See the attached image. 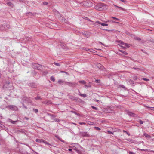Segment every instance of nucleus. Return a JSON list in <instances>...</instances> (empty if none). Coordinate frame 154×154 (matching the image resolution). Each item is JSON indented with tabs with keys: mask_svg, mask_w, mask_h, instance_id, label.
<instances>
[{
	"mask_svg": "<svg viewBox=\"0 0 154 154\" xmlns=\"http://www.w3.org/2000/svg\"><path fill=\"white\" fill-rule=\"evenodd\" d=\"M34 69L40 70L42 69V65L37 63H34L32 65Z\"/></svg>",
	"mask_w": 154,
	"mask_h": 154,
	"instance_id": "4",
	"label": "nucleus"
},
{
	"mask_svg": "<svg viewBox=\"0 0 154 154\" xmlns=\"http://www.w3.org/2000/svg\"><path fill=\"white\" fill-rule=\"evenodd\" d=\"M101 25L102 26H108V24L107 23H102L101 24Z\"/></svg>",
	"mask_w": 154,
	"mask_h": 154,
	"instance_id": "25",
	"label": "nucleus"
},
{
	"mask_svg": "<svg viewBox=\"0 0 154 154\" xmlns=\"http://www.w3.org/2000/svg\"><path fill=\"white\" fill-rule=\"evenodd\" d=\"M127 83L129 85H132L134 84L133 81L131 80L130 79H128L126 80Z\"/></svg>",
	"mask_w": 154,
	"mask_h": 154,
	"instance_id": "7",
	"label": "nucleus"
},
{
	"mask_svg": "<svg viewBox=\"0 0 154 154\" xmlns=\"http://www.w3.org/2000/svg\"><path fill=\"white\" fill-rule=\"evenodd\" d=\"M107 132L109 134H113V133L111 131H107Z\"/></svg>",
	"mask_w": 154,
	"mask_h": 154,
	"instance_id": "33",
	"label": "nucleus"
},
{
	"mask_svg": "<svg viewBox=\"0 0 154 154\" xmlns=\"http://www.w3.org/2000/svg\"><path fill=\"white\" fill-rule=\"evenodd\" d=\"M48 72L47 71H45L43 72L42 75H47V74H48Z\"/></svg>",
	"mask_w": 154,
	"mask_h": 154,
	"instance_id": "19",
	"label": "nucleus"
},
{
	"mask_svg": "<svg viewBox=\"0 0 154 154\" xmlns=\"http://www.w3.org/2000/svg\"><path fill=\"white\" fill-rule=\"evenodd\" d=\"M119 51L120 52H122V53H123V54H124L125 55H127L128 54V53L124 51H122L121 50H119Z\"/></svg>",
	"mask_w": 154,
	"mask_h": 154,
	"instance_id": "16",
	"label": "nucleus"
},
{
	"mask_svg": "<svg viewBox=\"0 0 154 154\" xmlns=\"http://www.w3.org/2000/svg\"><path fill=\"white\" fill-rule=\"evenodd\" d=\"M110 22H112V23H119L118 22H115L114 21H110Z\"/></svg>",
	"mask_w": 154,
	"mask_h": 154,
	"instance_id": "53",
	"label": "nucleus"
},
{
	"mask_svg": "<svg viewBox=\"0 0 154 154\" xmlns=\"http://www.w3.org/2000/svg\"><path fill=\"white\" fill-rule=\"evenodd\" d=\"M79 95L81 96H82L83 97H87V95L85 94H79Z\"/></svg>",
	"mask_w": 154,
	"mask_h": 154,
	"instance_id": "15",
	"label": "nucleus"
},
{
	"mask_svg": "<svg viewBox=\"0 0 154 154\" xmlns=\"http://www.w3.org/2000/svg\"><path fill=\"white\" fill-rule=\"evenodd\" d=\"M43 143L46 144H47V145H50V144H49L47 141H46L44 140H43Z\"/></svg>",
	"mask_w": 154,
	"mask_h": 154,
	"instance_id": "22",
	"label": "nucleus"
},
{
	"mask_svg": "<svg viewBox=\"0 0 154 154\" xmlns=\"http://www.w3.org/2000/svg\"><path fill=\"white\" fill-rule=\"evenodd\" d=\"M35 99L37 100H40L41 99V98L39 96H37L35 98Z\"/></svg>",
	"mask_w": 154,
	"mask_h": 154,
	"instance_id": "27",
	"label": "nucleus"
},
{
	"mask_svg": "<svg viewBox=\"0 0 154 154\" xmlns=\"http://www.w3.org/2000/svg\"><path fill=\"white\" fill-rule=\"evenodd\" d=\"M132 69H134L136 70H140V69L138 68L133 67Z\"/></svg>",
	"mask_w": 154,
	"mask_h": 154,
	"instance_id": "37",
	"label": "nucleus"
},
{
	"mask_svg": "<svg viewBox=\"0 0 154 154\" xmlns=\"http://www.w3.org/2000/svg\"><path fill=\"white\" fill-rule=\"evenodd\" d=\"M6 85H4L3 86V88H5V86H6Z\"/></svg>",
	"mask_w": 154,
	"mask_h": 154,
	"instance_id": "60",
	"label": "nucleus"
},
{
	"mask_svg": "<svg viewBox=\"0 0 154 154\" xmlns=\"http://www.w3.org/2000/svg\"><path fill=\"white\" fill-rule=\"evenodd\" d=\"M152 140L153 141H154V139H152Z\"/></svg>",
	"mask_w": 154,
	"mask_h": 154,
	"instance_id": "62",
	"label": "nucleus"
},
{
	"mask_svg": "<svg viewBox=\"0 0 154 154\" xmlns=\"http://www.w3.org/2000/svg\"><path fill=\"white\" fill-rule=\"evenodd\" d=\"M55 137H56L58 139H59V140H60L61 141L64 143H65L66 142L64 141V140H62L61 139V138L59 136H58V135H56L55 136Z\"/></svg>",
	"mask_w": 154,
	"mask_h": 154,
	"instance_id": "11",
	"label": "nucleus"
},
{
	"mask_svg": "<svg viewBox=\"0 0 154 154\" xmlns=\"http://www.w3.org/2000/svg\"><path fill=\"white\" fill-rule=\"evenodd\" d=\"M112 18L113 19H114L116 20H119V19L116 17H112Z\"/></svg>",
	"mask_w": 154,
	"mask_h": 154,
	"instance_id": "36",
	"label": "nucleus"
},
{
	"mask_svg": "<svg viewBox=\"0 0 154 154\" xmlns=\"http://www.w3.org/2000/svg\"><path fill=\"white\" fill-rule=\"evenodd\" d=\"M23 107H24L26 109H27V107H26V106H24V104H23Z\"/></svg>",
	"mask_w": 154,
	"mask_h": 154,
	"instance_id": "58",
	"label": "nucleus"
},
{
	"mask_svg": "<svg viewBox=\"0 0 154 154\" xmlns=\"http://www.w3.org/2000/svg\"><path fill=\"white\" fill-rule=\"evenodd\" d=\"M113 5L115 7L118 8H119L120 10H124V9L122 7L118 6L115 5Z\"/></svg>",
	"mask_w": 154,
	"mask_h": 154,
	"instance_id": "18",
	"label": "nucleus"
},
{
	"mask_svg": "<svg viewBox=\"0 0 154 154\" xmlns=\"http://www.w3.org/2000/svg\"><path fill=\"white\" fill-rule=\"evenodd\" d=\"M97 65L98 67L100 66V67H101L100 66L101 65L100 63L97 64Z\"/></svg>",
	"mask_w": 154,
	"mask_h": 154,
	"instance_id": "52",
	"label": "nucleus"
},
{
	"mask_svg": "<svg viewBox=\"0 0 154 154\" xmlns=\"http://www.w3.org/2000/svg\"><path fill=\"white\" fill-rule=\"evenodd\" d=\"M72 113H74L75 114H77V113L75 112L72 111Z\"/></svg>",
	"mask_w": 154,
	"mask_h": 154,
	"instance_id": "56",
	"label": "nucleus"
},
{
	"mask_svg": "<svg viewBox=\"0 0 154 154\" xmlns=\"http://www.w3.org/2000/svg\"><path fill=\"white\" fill-rule=\"evenodd\" d=\"M43 140L42 139H36V141L37 142L41 143L43 142Z\"/></svg>",
	"mask_w": 154,
	"mask_h": 154,
	"instance_id": "13",
	"label": "nucleus"
},
{
	"mask_svg": "<svg viewBox=\"0 0 154 154\" xmlns=\"http://www.w3.org/2000/svg\"><path fill=\"white\" fill-rule=\"evenodd\" d=\"M121 44L122 45V47L126 48V47L128 48L129 47V44L127 43H125L121 41Z\"/></svg>",
	"mask_w": 154,
	"mask_h": 154,
	"instance_id": "6",
	"label": "nucleus"
},
{
	"mask_svg": "<svg viewBox=\"0 0 154 154\" xmlns=\"http://www.w3.org/2000/svg\"><path fill=\"white\" fill-rule=\"evenodd\" d=\"M87 51H91V49H85Z\"/></svg>",
	"mask_w": 154,
	"mask_h": 154,
	"instance_id": "49",
	"label": "nucleus"
},
{
	"mask_svg": "<svg viewBox=\"0 0 154 154\" xmlns=\"http://www.w3.org/2000/svg\"><path fill=\"white\" fill-rule=\"evenodd\" d=\"M43 143L46 144H47V145H50V144H49L47 141H46L44 140H43Z\"/></svg>",
	"mask_w": 154,
	"mask_h": 154,
	"instance_id": "23",
	"label": "nucleus"
},
{
	"mask_svg": "<svg viewBox=\"0 0 154 154\" xmlns=\"http://www.w3.org/2000/svg\"><path fill=\"white\" fill-rule=\"evenodd\" d=\"M70 98L71 99H72V100H75V99H74L75 97H72V96H71V97H70Z\"/></svg>",
	"mask_w": 154,
	"mask_h": 154,
	"instance_id": "46",
	"label": "nucleus"
},
{
	"mask_svg": "<svg viewBox=\"0 0 154 154\" xmlns=\"http://www.w3.org/2000/svg\"><path fill=\"white\" fill-rule=\"evenodd\" d=\"M87 132H81V134L82 136L83 137H89V135L87 134Z\"/></svg>",
	"mask_w": 154,
	"mask_h": 154,
	"instance_id": "9",
	"label": "nucleus"
},
{
	"mask_svg": "<svg viewBox=\"0 0 154 154\" xmlns=\"http://www.w3.org/2000/svg\"><path fill=\"white\" fill-rule=\"evenodd\" d=\"M120 1L122 2H124L125 3V2H126V1H125L124 0H120Z\"/></svg>",
	"mask_w": 154,
	"mask_h": 154,
	"instance_id": "50",
	"label": "nucleus"
},
{
	"mask_svg": "<svg viewBox=\"0 0 154 154\" xmlns=\"http://www.w3.org/2000/svg\"><path fill=\"white\" fill-rule=\"evenodd\" d=\"M100 81V80H97V79H96L95 80V82H96V83H97V85H99V84H100V83H99V81Z\"/></svg>",
	"mask_w": 154,
	"mask_h": 154,
	"instance_id": "30",
	"label": "nucleus"
},
{
	"mask_svg": "<svg viewBox=\"0 0 154 154\" xmlns=\"http://www.w3.org/2000/svg\"><path fill=\"white\" fill-rule=\"evenodd\" d=\"M26 119L27 120H28L29 119V118H27V117H25L24 118H23V119L24 120V119Z\"/></svg>",
	"mask_w": 154,
	"mask_h": 154,
	"instance_id": "47",
	"label": "nucleus"
},
{
	"mask_svg": "<svg viewBox=\"0 0 154 154\" xmlns=\"http://www.w3.org/2000/svg\"><path fill=\"white\" fill-rule=\"evenodd\" d=\"M105 30L107 31H112V30H109V29H105Z\"/></svg>",
	"mask_w": 154,
	"mask_h": 154,
	"instance_id": "54",
	"label": "nucleus"
},
{
	"mask_svg": "<svg viewBox=\"0 0 154 154\" xmlns=\"http://www.w3.org/2000/svg\"><path fill=\"white\" fill-rule=\"evenodd\" d=\"M85 87H86L90 88L91 87V85H85Z\"/></svg>",
	"mask_w": 154,
	"mask_h": 154,
	"instance_id": "43",
	"label": "nucleus"
},
{
	"mask_svg": "<svg viewBox=\"0 0 154 154\" xmlns=\"http://www.w3.org/2000/svg\"><path fill=\"white\" fill-rule=\"evenodd\" d=\"M50 79L53 82H54L55 81V79L54 77L52 76L51 77Z\"/></svg>",
	"mask_w": 154,
	"mask_h": 154,
	"instance_id": "24",
	"label": "nucleus"
},
{
	"mask_svg": "<svg viewBox=\"0 0 154 154\" xmlns=\"http://www.w3.org/2000/svg\"><path fill=\"white\" fill-rule=\"evenodd\" d=\"M58 82L59 84H62L63 82V81L61 80H59Z\"/></svg>",
	"mask_w": 154,
	"mask_h": 154,
	"instance_id": "21",
	"label": "nucleus"
},
{
	"mask_svg": "<svg viewBox=\"0 0 154 154\" xmlns=\"http://www.w3.org/2000/svg\"><path fill=\"white\" fill-rule=\"evenodd\" d=\"M56 121H57V122H59L60 121V120L59 119H57V120H56Z\"/></svg>",
	"mask_w": 154,
	"mask_h": 154,
	"instance_id": "61",
	"label": "nucleus"
},
{
	"mask_svg": "<svg viewBox=\"0 0 154 154\" xmlns=\"http://www.w3.org/2000/svg\"><path fill=\"white\" fill-rule=\"evenodd\" d=\"M126 140L127 141L130 142L131 143H134L135 142V141L134 140L131 139H126Z\"/></svg>",
	"mask_w": 154,
	"mask_h": 154,
	"instance_id": "10",
	"label": "nucleus"
},
{
	"mask_svg": "<svg viewBox=\"0 0 154 154\" xmlns=\"http://www.w3.org/2000/svg\"><path fill=\"white\" fill-rule=\"evenodd\" d=\"M129 154H135V153L131 151H129Z\"/></svg>",
	"mask_w": 154,
	"mask_h": 154,
	"instance_id": "44",
	"label": "nucleus"
},
{
	"mask_svg": "<svg viewBox=\"0 0 154 154\" xmlns=\"http://www.w3.org/2000/svg\"><path fill=\"white\" fill-rule=\"evenodd\" d=\"M86 32H82L83 34L85 36L86 35Z\"/></svg>",
	"mask_w": 154,
	"mask_h": 154,
	"instance_id": "51",
	"label": "nucleus"
},
{
	"mask_svg": "<svg viewBox=\"0 0 154 154\" xmlns=\"http://www.w3.org/2000/svg\"><path fill=\"white\" fill-rule=\"evenodd\" d=\"M79 124L81 125H85V124L84 122H79Z\"/></svg>",
	"mask_w": 154,
	"mask_h": 154,
	"instance_id": "45",
	"label": "nucleus"
},
{
	"mask_svg": "<svg viewBox=\"0 0 154 154\" xmlns=\"http://www.w3.org/2000/svg\"><path fill=\"white\" fill-rule=\"evenodd\" d=\"M143 136H145V137H146V138H147L149 139H150V138H151V136L150 135H149L148 134H147L146 133L144 134Z\"/></svg>",
	"mask_w": 154,
	"mask_h": 154,
	"instance_id": "12",
	"label": "nucleus"
},
{
	"mask_svg": "<svg viewBox=\"0 0 154 154\" xmlns=\"http://www.w3.org/2000/svg\"><path fill=\"white\" fill-rule=\"evenodd\" d=\"M119 86L120 87H121L122 88H125V86L123 85H120Z\"/></svg>",
	"mask_w": 154,
	"mask_h": 154,
	"instance_id": "42",
	"label": "nucleus"
},
{
	"mask_svg": "<svg viewBox=\"0 0 154 154\" xmlns=\"http://www.w3.org/2000/svg\"><path fill=\"white\" fill-rule=\"evenodd\" d=\"M9 82H8V83H7V84H9Z\"/></svg>",
	"mask_w": 154,
	"mask_h": 154,
	"instance_id": "63",
	"label": "nucleus"
},
{
	"mask_svg": "<svg viewBox=\"0 0 154 154\" xmlns=\"http://www.w3.org/2000/svg\"><path fill=\"white\" fill-rule=\"evenodd\" d=\"M94 128L96 129L97 130H100L101 129L100 128L97 127H95Z\"/></svg>",
	"mask_w": 154,
	"mask_h": 154,
	"instance_id": "32",
	"label": "nucleus"
},
{
	"mask_svg": "<svg viewBox=\"0 0 154 154\" xmlns=\"http://www.w3.org/2000/svg\"><path fill=\"white\" fill-rule=\"evenodd\" d=\"M82 4L84 6L88 7H91L93 6L92 3L90 1H85L82 2Z\"/></svg>",
	"mask_w": 154,
	"mask_h": 154,
	"instance_id": "2",
	"label": "nucleus"
},
{
	"mask_svg": "<svg viewBox=\"0 0 154 154\" xmlns=\"http://www.w3.org/2000/svg\"><path fill=\"white\" fill-rule=\"evenodd\" d=\"M106 5H105L104 4L101 3L95 6V8L98 11H102L104 9L106 8Z\"/></svg>",
	"mask_w": 154,
	"mask_h": 154,
	"instance_id": "1",
	"label": "nucleus"
},
{
	"mask_svg": "<svg viewBox=\"0 0 154 154\" xmlns=\"http://www.w3.org/2000/svg\"><path fill=\"white\" fill-rule=\"evenodd\" d=\"M96 23L98 24H99L101 25L102 23L99 21H96Z\"/></svg>",
	"mask_w": 154,
	"mask_h": 154,
	"instance_id": "35",
	"label": "nucleus"
},
{
	"mask_svg": "<svg viewBox=\"0 0 154 154\" xmlns=\"http://www.w3.org/2000/svg\"><path fill=\"white\" fill-rule=\"evenodd\" d=\"M54 64L57 66H60V64L59 63L54 62Z\"/></svg>",
	"mask_w": 154,
	"mask_h": 154,
	"instance_id": "28",
	"label": "nucleus"
},
{
	"mask_svg": "<svg viewBox=\"0 0 154 154\" xmlns=\"http://www.w3.org/2000/svg\"><path fill=\"white\" fill-rule=\"evenodd\" d=\"M142 79L145 81H149V79H148L145 78H143Z\"/></svg>",
	"mask_w": 154,
	"mask_h": 154,
	"instance_id": "31",
	"label": "nucleus"
},
{
	"mask_svg": "<svg viewBox=\"0 0 154 154\" xmlns=\"http://www.w3.org/2000/svg\"><path fill=\"white\" fill-rule=\"evenodd\" d=\"M91 107L93 109H95V110H97L98 109L96 107H95L94 106H91Z\"/></svg>",
	"mask_w": 154,
	"mask_h": 154,
	"instance_id": "29",
	"label": "nucleus"
},
{
	"mask_svg": "<svg viewBox=\"0 0 154 154\" xmlns=\"http://www.w3.org/2000/svg\"><path fill=\"white\" fill-rule=\"evenodd\" d=\"M127 114L128 115L133 117L135 116L136 115L135 114L129 111L128 112Z\"/></svg>",
	"mask_w": 154,
	"mask_h": 154,
	"instance_id": "8",
	"label": "nucleus"
},
{
	"mask_svg": "<svg viewBox=\"0 0 154 154\" xmlns=\"http://www.w3.org/2000/svg\"><path fill=\"white\" fill-rule=\"evenodd\" d=\"M7 4L8 6H11V7H13V4L11 2H8L7 3Z\"/></svg>",
	"mask_w": 154,
	"mask_h": 154,
	"instance_id": "14",
	"label": "nucleus"
},
{
	"mask_svg": "<svg viewBox=\"0 0 154 154\" xmlns=\"http://www.w3.org/2000/svg\"><path fill=\"white\" fill-rule=\"evenodd\" d=\"M109 22V21H107L106 22Z\"/></svg>",
	"mask_w": 154,
	"mask_h": 154,
	"instance_id": "64",
	"label": "nucleus"
},
{
	"mask_svg": "<svg viewBox=\"0 0 154 154\" xmlns=\"http://www.w3.org/2000/svg\"><path fill=\"white\" fill-rule=\"evenodd\" d=\"M123 132H125V133H126V134H127V135L129 136L130 135V134L128 133V132H127L126 131H125V130H123Z\"/></svg>",
	"mask_w": 154,
	"mask_h": 154,
	"instance_id": "38",
	"label": "nucleus"
},
{
	"mask_svg": "<svg viewBox=\"0 0 154 154\" xmlns=\"http://www.w3.org/2000/svg\"><path fill=\"white\" fill-rule=\"evenodd\" d=\"M33 110L36 113L38 112V110L36 109H33Z\"/></svg>",
	"mask_w": 154,
	"mask_h": 154,
	"instance_id": "39",
	"label": "nucleus"
},
{
	"mask_svg": "<svg viewBox=\"0 0 154 154\" xmlns=\"http://www.w3.org/2000/svg\"><path fill=\"white\" fill-rule=\"evenodd\" d=\"M60 72L61 73H65L66 74H68V72H65V71H61Z\"/></svg>",
	"mask_w": 154,
	"mask_h": 154,
	"instance_id": "40",
	"label": "nucleus"
},
{
	"mask_svg": "<svg viewBox=\"0 0 154 154\" xmlns=\"http://www.w3.org/2000/svg\"><path fill=\"white\" fill-rule=\"evenodd\" d=\"M135 39L136 40H140V38H135Z\"/></svg>",
	"mask_w": 154,
	"mask_h": 154,
	"instance_id": "48",
	"label": "nucleus"
},
{
	"mask_svg": "<svg viewBox=\"0 0 154 154\" xmlns=\"http://www.w3.org/2000/svg\"><path fill=\"white\" fill-rule=\"evenodd\" d=\"M65 84L67 85L70 86H75L76 84L75 83H72L70 82H65Z\"/></svg>",
	"mask_w": 154,
	"mask_h": 154,
	"instance_id": "5",
	"label": "nucleus"
},
{
	"mask_svg": "<svg viewBox=\"0 0 154 154\" xmlns=\"http://www.w3.org/2000/svg\"><path fill=\"white\" fill-rule=\"evenodd\" d=\"M68 150L70 151H72V149H69Z\"/></svg>",
	"mask_w": 154,
	"mask_h": 154,
	"instance_id": "57",
	"label": "nucleus"
},
{
	"mask_svg": "<svg viewBox=\"0 0 154 154\" xmlns=\"http://www.w3.org/2000/svg\"><path fill=\"white\" fill-rule=\"evenodd\" d=\"M133 78L134 80H136L137 79V76L134 75L133 76Z\"/></svg>",
	"mask_w": 154,
	"mask_h": 154,
	"instance_id": "26",
	"label": "nucleus"
},
{
	"mask_svg": "<svg viewBox=\"0 0 154 154\" xmlns=\"http://www.w3.org/2000/svg\"><path fill=\"white\" fill-rule=\"evenodd\" d=\"M17 122V121H14L13 120H10V122H11V123H12L13 124H14L15 123Z\"/></svg>",
	"mask_w": 154,
	"mask_h": 154,
	"instance_id": "20",
	"label": "nucleus"
},
{
	"mask_svg": "<svg viewBox=\"0 0 154 154\" xmlns=\"http://www.w3.org/2000/svg\"><path fill=\"white\" fill-rule=\"evenodd\" d=\"M48 4V2H43V4L44 5H47Z\"/></svg>",
	"mask_w": 154,
	"mask_h": 154,
	"instance_id": "34",
	"label": "nucleus"
},
{
	"mask_svg": "<svg viewBox=\"0 0 154 154\" xmlns=\"http://www.w3.org/2000/svg\"><path fill=\"white\" fill-rule=\"evenodd\" d=\"M139 122L140 124H142L143 123V122L141 120H140Z\"/></svg>",
	"mask_w": 154,
	"mask_h": 154,
	"instance_id": "41",
	"label": "nucleus"
},
{
	"mask_svg": "<svg viewBox=\"0 0 154 154\" xmlns=\"http://www.w3.org/2000/svg\"><path fill=\"white\" fill-rule=\"evenodd\" d=\"M107 112H110V111L109 109H108L107 111Z\"/></svg>",
	"mask_w": 154,
	"mask_h": 154,
	"instance_id": "59",
	"label": "nucleus"
},
{
	"mask_svg": "<svg viewBox=\"0 0 154 154\" xmlns=\"http://www.w3.org/2000/svg\"><path fill=\"white\" fill-rule=\"evenodd\" d=\"M6 108H8V109L12 110L14 111H17L18 110V107L15 106L10 105L7 106Z\"/></svg>",
	"mask_w": 154,
	"mask_h": 154,
	"instance_id": "3",
	"label": "nucleus"
},
{
	"mask_svg": "<svg viewBox=\"0 0 154 154\" xmlns=\"http://www.w3.org/2000/svg\"><path fill=\"white\" fill-rule=\"evenodd\" d=\"M79 82L83 84H85L86 83V82L84 80L79 81Z\"/></svg>",
	"mask_w": 154,
	"mask_h": 154,
	"instance_id": "17",
	"label": "nucleus"
},
{
	"mask_svg": "<svg viewBox=\"0 0 154 154\" xmlns=\"http://www.w3.org/2000/svg\"><path fill=\"white\" fill-rule=\"evenodd\" d=\"M95 101L97 102H99V101L98 100H95Z\"/></svg>",
	"mask_w": 154,
	"mask_h": 154,
	"instance_id": "55",
	"label": "nucleus"
}]
</instances>
